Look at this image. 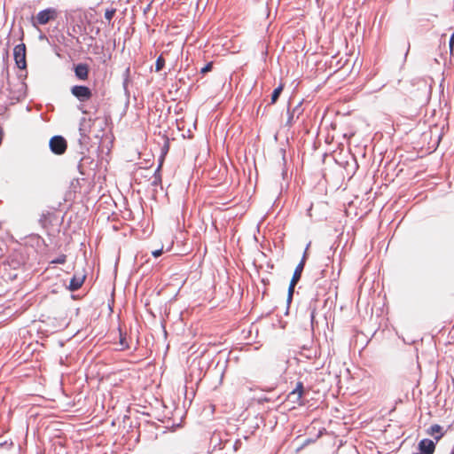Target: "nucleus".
Segmentation results:
<instances>
[{
  "instance_id": "nucleus-21",
  "label": "nucleus",
  "mask_w": 454,
  "mask_h": 454,
  "mask_svg": "<svg viewBox=\"0 0 454 454\" xmlns=\"http://www.w3.org/2000/svg\"><path fill=\"white\" fill-rule=\"evenodd\" d=\"M85 121H86V119H85V118H82V120H81V123H80V129H79V130H80V135H81V137H82L86 136L85 131H84V130H83V129L82 128V122H84Z\"/></svg>"
},
{
  "instance_id": "nucleus-7",
  "label": "nucleus",
  "mask_w": 454,
  "mask_h": 454,
  "mask_svg": "<svg viewBox=\"0 0 454 454\" xmlns=\"http://www.w3.org/2000/svg\"><path fill=\"white\" fill-rule=\"evenodd\" d=\"M303 393H304L303 383L299 381V382H297L295 388L292 392H290L288 397L294 398L293 402L301 403V400L303 395Z\"/></svg>"
},
{
  "instance_id": "nucleus-19",
  "label": "nucleus",
  "mask_w": 454,
  "mask_h": 454,
  "mask_svg": "<svg viewBox=\"0 0 454 454\" xmlns=\"http://www.w3.org/2000/svg\"><path fill=\"white\" fill-rule=\"evenodd\" d=\"M66 259H67V256L65 254H62V255L59 256L58 258H56L55 260H53L52 263L63 264V263H65Z\"/></svg>"
},
{
  "instance_id": "nucleus-10",
  "label": "nucleus",
  "mask_w": 454,
  "mask_h": 454,
  "mask_svg": "<svg viewBox=\"0 0 454 454\" xmlns=\"http://www.w3.org/2000/svg\"><path fill=\"white\" fill-rule=\"evenodd\" d=\"M85 279V275H74V277L71 278L69 282V289L71 291H76L78 290L82 285L83 284Z\"/></svg>"
},
{
  "instance_id": "nucleus-22",
  "label": "nucleus",
  "mask_w": 454,
  "mask_h": 454,
  "mask_svg": "<svg viewBox=\"0 0 454 454\" xmlns=\"http://www.w3.org/2000/svg\"><path fill=\"white\" fill-rule=\"evenodd\" d=\"M315 314H316V309H311V311H310V321H311V325L312 326L314 325V322H315Z\"/></svg>"
},
{
  "instance_id": "nucleus-20",
  "label": "nucleus",
  "mask_w": 454,
  "mask_h": 454,
  "mask_svg": "<svg viewBox=\"0 0 454 454\" xmlns=\"http://www.w3.org/2000/svg\"><path fill=\"white\" fill-rule=\"evenodd\" d=\"M120 344H121L122 349L129 348V345L126 342V339L121 334V338H120Z\"/></svg>"
},
{
  "instance_id": "nucleus-17",
  "label": "nucleus",
  "mask_w": 454,
  "mask_h": 454,
  "mask_svg": "<svg viewBox=\"0 0 454 454\" xmlns=\"http://www.w3.org/2000/svg\"><path fill=\"white\" fill-rule=\"evenodd\" d=\"M115 13V10L114 9H107L105 12V18L106 20H107L108 21H110L114 15Z\"/></svg>"
},
{
  "instance_id": "nucleus-8",
  "label": "nucleus",
  "mask_w": 454,
  "mask_h": 454,
  "mask_svg": "<svg viewBox=\"0 0 454 454\" xmlns=\"http://www.w3.org/2000/svg\"><path fill=\"white\" fill-rule=\"evenodd\" d=\"M303 109L301 108V103H299L292 111L288 108V119L286 121V125L292 126L294 122V116L298 119L299 116L302 114Z\"/></svg>"
},
{
  "instance_id": "nucleus-18",
  "label": "nucleus",
  "mask_w": 454,
  "mask_h": 454,
  "mask_svg": "<svg viewBox=\"0 0 454 454\" xmlns=\"http://www.w3.org/2000/svg\"><path fill=\"white\" fill-rule=\"evenodd\" d=\"M212 68H213V62H208L205 67H203L200 69V73L204 74L211 71Z\"/></svg>"
},
{
  "instance_id": "nucleus-15",
  "label": "nucleus",
  "mask_w": 454,
  "mask_h": 454,
  "mask_svg": "<svg viewBox=\"0 0 454 454\" xmlns=\"http://www.w3.org/2000/svg\"><path fill=\"white\" fill-rule=\"evenodd\" d=\"M296 282H293V280L290 281L289 287H288V294H287V303H290L293 299V294L294 292V287L296 286Z\"/></svg>"
},
{
  "instance_id": "nucleus-13",
  "label": "nucleus",
  "mask_w": 454,
  "mask_h": 454,
  "mask_svg": "<svg viewBox=\"0 0 454 454\" xmlns=\"http://www.w3.org/2000/svg\"><path fill=\"white\" fill-rule=\"evenodd\" d=\"M165 66V59L164 58L160 55L156 59V62H155V71L156 72H160V70H162V68L164 67Z\"/></svg>"
},
{
  "instance_id": "nucleus-1",
  "label": "nucleus",
  "mask_w": 454,
  "mask_h": 454,
  "mask_svg": "<svg viewBox=\"0 0 454 454\" xmlns=\"http://www.w3.org/2000/svg\"><path fill=\"white\" fill-rule=\"evenodd\" d=\"M58 11L55 8L50 7L44 9L37 13V15L33 18L32 23L34 26L39 25H46L51 20H55L58 18Z\"/></svg>"
},
{
  "instance_id": "nucleus-25",
  "label": "nucleus",
  "mask_w": 454,
  "mask_h": 454,
  "mask_svg": "<svg viewBox=\"0 0 454 454\" xmlns=\"http://www.w3.org/2000/svg\"><path fill=\"white\" fill-rule=\"evenodd\" d=\"M450 454H454V450L451 451V453H450Z\"/></svg>"
},
{
  "instance_id": "nucleus-23",
  "label": "nucleus",
  "mask_w": 454,
  "mask_h": 454,
  "mask_svg": "<svg viewBox=\"0 0 454 454\" xmlns=\"http://www.w3.org/2000/svg\"><path fill=\"white\" fill-rule=\"evenodd\" d=\"M450 51L453 50L454 48V32L452 33V35H450Z\"/></svg>"
},
{
  "instance_id": "nucleus-11",
  "label": "nucleus",
  "mask_w": 454,
  "mask_h": 454,
  "mask_svg": "<svg viewBox=\"0 0 454 454\" xmlns=\"http://www.w3.org/2000/svg\"><path fill=\"white\" fill-rule=\"evenodd\" d=\"M442 430V427L440 425L434 424L429 427L427 433L428 434L434 436L435 441L438 442L443 436Z\"/></svg>"
},
{
  "instance_id": "nucleus-14",
  "label": "nucleus",
  "mask_w": 454,
  "mask_h": 454,
  "mask_svg": "<svg viewBox=\"0 0 454 454\" xmlns=\"http://www.w3.org/2000/svg\"><path fill=\"white\" fill-rule=\"evenodd\" d=\"M160 168H161V164H160L158 166V168H156V170L154 172V179L152 182V184L154 185V186L158 185L161 182V177H160Z\"/></svg>"
},
{
  "instance_id": "nucleus-24",
  "label": "nucleus",
  "mask_w": 454,
  "mask_h": 454,
  "mask_svg": "<svg viewBox=\"0 0 454 454\" xmlns=\"http://www.w3.org/2000/svg\"><path fill=\"white\" fill-rule=\"evenodd\" d=\"M162 253H163L162 249H157V250L153 251L152 254L154 257L157 258V257L160 256L162 254Z\"/></svg>"
},
{
  "instance_id": "nucleus-3",
  "label": "nucleus",
  "mask_w": 454,
  "mask_h": 454,
  "mask_svg": "<svg viewBox=\"0 0 454 454\" xmlns=\"http://www.w3.org/2000/svg\"><path fill=\"white\" fill-rule=\"evenodd\" d=\"M71 93L80 101L86 102L92 97L91 90L84 85H74L71 88Z\"/></svg>"
},
{
  "instance_id": "nucleus-12",
  "label": "nucleus",
  "mask_w": 454,
  "mask_h": 454,
  "mask_svg": "<svg viewBox=\"0 0 454 454\" xmlns=\"http://www.w3.org/2000/svg\"><path fill=\"white\" fill-rule=\"evenodd\" d=\"M283 89H284V85L283 84H280L279 86H278L272 92L271 94V98H270V104H275L277 102V100L278 99L280 94L282 93L283 91Z\"/></svg>"
},
{
  "instance_id": "nucleus-9",
  "label": "nucleus",
  "mask_w": 454,
  "mask_h": 454,
  "mask_svg": "<svg viewBox=\"0 0 454 454\" xmlns=\"http://www.w3.org/2000/svg\"><path fill=\"white\" fill-rule=\"evenodd\" d=\"M75 76L79 80H86L89 75V67L86 64H78L74 67Z\"/></svg>"
},
{
  "instance_id": "nucleus-6",
  "label": "nucleus",
  "mask_w": 454,
  "mask_h": 454,
  "mask_svg": "<svg viewBox=\"0 0 454 454\" xmlns=\"http://www.w3.org/2000/svg\"><path fill=\"white\" fill-rule=\"evenodd\" d=\"M309 245H308L307 247H309ZM307 249L308 248H306V251L304 252L303 256H302L301 262L298 263V265L296 266V268L294 270V272L292 279H291V280H293V282L298 283L300 281V279H301V273L303 271L304 265H305L306 255H307Z\"/></svg>"
},
{
  "instance_id": "nucleus-4",
  "label": "nucleus",
  "mask_w": 454,
  "mask_h": 454,
  "mask_svg": "<svg viewBox=\"0 0 454 454\" xmlns=\"http://www.w3.org/2000/svg\"><path fill=\"white\" fill-rule=\"evenodd\" d=\"M13 56L16 66L20 69H25L27 67L26 62V45L24 43L18 44L13 49Z\"/></svg>"
},
{
  "instance_id": "nucleus-16",
  "label": "nucleus",
  "mask_w": 454,
  "mask_h": 454,
  "mask_svg": "<svg viewBox=\"0 0 454 454\" xmlns=\"http://www.w3.org/2000/svg\"><path fill=\"white\" fill-rule=\"evenodd\" d=\"M130 68L127 67L123 74V88L127 90L128 83H129V77Z\"/></svg>"
},
{
  "instance_id": "nucleus-5",
  "label": "nucleus",
  "mask_w": 454,
  "mask_h": 454,
  "mask_svg": "<svg viewBox=\"0 0 454 454\" xmlns=\"http://www.w3.org/2000/svg\"><path fill=\"white\" fill-rule=\"evenodd\" d=\"M419 450L420 454H434L435 443L434 441L425 438L419 442Z\"/></svg>"
},
{
  "instance_id": "nucleus-2",
  "label": "nucleus",
  "mask_w": 454,
  "mask_h": 454,
  "mask_svg": "<svg viewBox=\"0 0 454 454\" xmlns=\"http://www.w3.org/2000/svg\"><path fill=\"white\" fill-rule=\"evenodd\" d=\"M51 151L55 154H63L67 150V141L61 136H54L49 142Z\"/></svg>"
}]
</instances>
